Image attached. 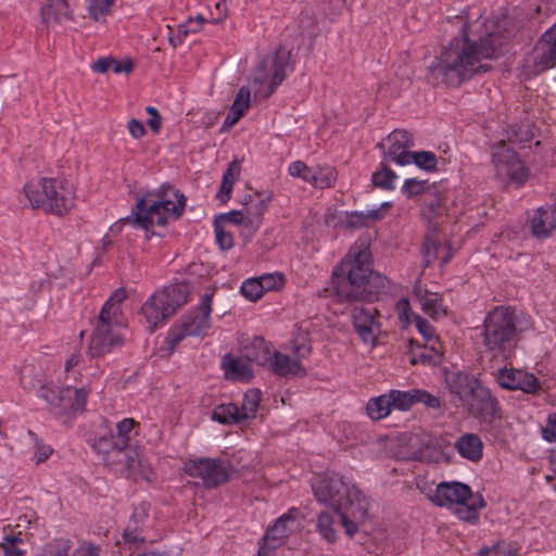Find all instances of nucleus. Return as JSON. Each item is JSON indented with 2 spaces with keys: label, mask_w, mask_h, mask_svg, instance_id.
<instances>
[{
  "label": "nucleus",
  "mask_w": 556,
  "mask_h": 556,
  "mask_svg": "<svg viewBox=\"0 0 556 556\" xmlns=\"http://www.w3.org/2000/svg\"><path fill=\"white\" fill-rule=\"evenodd\" d=\"M484 23V18H479L475 25L463 26L462 37L454 38L429 67L428 78L433 84L458 87L475 74L491 70L485 61L494 58L502 42L495 33H486L483 37L478 31Z\"/></svg>",
  "instance_id": "f257e3e1"
},
{
  "label": "nucleus",
  "mask_w": 556,
  "mask_h": 556,
  "mask_svg": "<svg viewBox=\"0 0 556 556\" xmlns=\"http://www.w3.org/2000/svg\"><path fill=\"white\" fill-rule=\"evenodd\" d=\"M316 498L340 513L345 533L352 536L368 513L367 497L339 475L317 477L312 484Z\"/></svg>",
  "instance_id": "f03ea898"
},
{
  "label": "nucleus",
  "mask_w": 556,
  "mask_h": 556,
  "mask_svg": "<svg viewBox=\"0 0 556 556\" xmlns=\"http://www.w3.org/2000/svg\"><path fill=\"white\" fill-rule=\"evenodd\" d=\"M372 275L371 254L367 238L358 239L332 275V289L339 301H357L367 295Z\"/></svg>",
  "instance_id": "7ed1b4c3"
},
{
  "label": "nucleus",
  "mask_w": 556,
  "mask_h": 556,
  "mask_svg": "<svg viewBox=\"0 0 556 556\" xmlns=\"http://www.w3.org/2000/svg\"><path fill=\"white\" fill-rule=\"evenodd\" d=\"M125 299V290H116L102 306L89 341L92 358L104 356L124 344L127 328L121 304Z\"/></svg>",
  "instance_id": "20e7f679"
},
{
  "label": "nucleus",
  "mask_w": 556,
  "mask_h": 556,
  "mask_svg": "<svg viewBox=\"0 0 556 556\" xmlns=\"http://www.w3.org/2000/svg\"><path fill=\"white\" fill-rule=\"evenodd\" d=\"M185 204L184 194L170 187L162 188L159 192H148L137 199L135 217H127L124 224L150 231L155 226H165L168 220L177 219L184 212Z\"/></svg>",
  "instance_id": "39448f33"
},
{
  "label": "nucleus",
  "mask_w": 556,
  "mask_h": 556,
  "mask_svg": "<svg viewBox=\"0 0 556 556\" xmlns=\"http://www.w3.org/2000/svg\"><path fill=\"white\" fill-rule=\"evenodd\" d=\"M514 312L507 307H496L484 319L483 344L485 355L495 359H508L516 346Z\"/></svg>",
  "instance_id": "423d86ee"
},
{
  "label": "nucleus",
  "mask_w": 556,
  "mask_h": 556,
  "mask_svg": "<svg viewBox=\"0 0 556 556\" xmlns=\"http://www.w3.org/2000/svg\"><path fill=\"white\" fill-rule=\"evenodd\" d=\"M431 501L438 506L451 508L460 520L467 522H476L484 505L480 494L472 493L468 485L460 482L440 483Z\"/></svg>",
  "instance_id": "0eeeda50"
},
{
  "label": "nucleus",
  "mask_w": 556,
  "mask_h": 556,
  "mask_svg": "<svg viewBox=\"0 0 556 556\" xmlns=\"http://www.w3.org/2000/svg\"><path fill=\"white\" fill-rule=\"evenodd\" d=\"M190 289L186 283H174L155 291L144 302L141 312L153 331L188 302Z\"/></svg>",
  "instance_id": "6e6552de"
},
{
  "label": "nucleus",
  "mask_w": 556,
  "mask_h": 556,
  "mask_svg": "<svg viewBox=\"0 0 556 556\" xmlns=\"http://www.w3.org/2000/svg\"><path fill=\"white\" fill-rule=\"evenodd\" d=\"M288 349L293 356L285 354L280 351L273 352L270 369L282 377L293 376L303 377L306 370L302 366V359L309 356L312 346L307 331L298 328L289 342Z\"/></svg>",
  "instance_id": "1a4fd4ad"
},
{
  "label": "nucleus",
  "mask_w": 556,
  "mask_h": 556,
  "mask_svg": "<svg viewBox=\"0 0 556 556\" xmlns=\"http://www.w3.org/2000/svg\"><path fill=\"white\" fill-rule=\"evenodd\" d=\"M212 294L204 293L197 311L184 316L179 324L173 326L166 337L170 350H174L187 337H204L211 324Z\"/></svg>",
  "instance_id": "9d476101"
},
{
  "label": "nucleus",
  "mask_w": 556,
  "mask_h": 556,
  "mask_svg": "<svg viewBox=\"0 0 556 556\" xmlns=\"http://www.w3.org/2000/svg\"><path fill=\"white\" fill-rule=\"evenodd\" d=\"M88 390L83 388L46 384L40 388L39 397L43 399L50 412L58 418H67L85 407Z\"/></svg>",
  "instance_id": "9b49d317"
},
{
  "label": "nucleus",
  "mask_w": 556,
  "mask_h": 556,
  "mask_svg": "<svg viewBox=\"0 0 556 556\" xmlns=\"http://www.w3.org/2000/svg\"><path fill=\"white\" fill-rule=\"evenodd\" d=\"M288 60L289 52L280 49L269 61V71L267 70L268 62L264 61L258 65L254 83L260 86L255 89V96L267 98L274 92L286 78V72L289 67Z\"/></svg>",
  "instance_id": "f8f14e48"
},
{
  "label": "nucleus",
  "mask_w": 556,
  "mask_h": 556,
  "mask_svg": "<svg viewBox=\"0 0 556 556\" xmlns=\"http://www.w3.org/2000/svg\"><path fill=\"white\" fill-rule=\"evenodd\" d=\"M186 472L200 478L206 488H216L229 479L230 464L219 458H198L186 463Z\"/></svg>",
  "instance_id": "ddd939ff"
},
{
  "label": "nucleus",
  "mask_w": 556,
  "mask_h": 556,
  "mask_svg": "<svg viewBox=\"0 0 556 556\" xmlns=\"http://www.w3.org/2000/svg\"><path fill=\"white\" fill-rule=\"evenodd\" d=\"M493 164L497 177L505 182L522 184L527 169L517 154L504 141L493 148Z\"/></svg>",
  "instance_id": "4468645a"
},
{
  "label": "nucleus",
  "mask_w": 556,
  "mask_h": 556,
  "mask_svg": "<svg viewBox=\"0 0 556 556\" xmlns=\"http://www.w3.org/2000/svg\"><path fill=\"white\" fill-rule=\"evenodd\" d=\"M299 511L294 508L279 517L276 522L266 531L264 545L260 548V556H268L269 552L282 545L287 538L298 530Z\"/></svg>",
  "instance_id": "2eb2a0df"
},
{
  "label": "nucleus",
  "mask_w": 556,
  "mask_h": 556,
  "mask_svg": "<svg viewBox=\"0 0 556 556\" xmlns=\"http://www.w3.org/2000/svg\"><path fill=\"white\" fill-rule=\"evenodd\" d=\"M46 200L45 211L55 215L66 214L75 205L74 188L65 180L50 178Z\"/></svg>",
  "instance_id": "dca6fc26"
},
{
  "label": "nucleus",
  "mask_w": 556,
  "mask_h": 556,
  "mask_svg": "<svg viewBox=\"0 0 556 556\" xmlns=\"http://www.w3.org/2000/svg\"><path fill=\"white\" fill-rule=\"evenodd\" d=\"M543 34L531 53L523 61V72L528 76L541 74L556 64V48Z\"/></svg>",
  "instance_id": "f3484780"
},
{
  "label": "nucleus",
  "mask_w": 556,
  "mask_h": 556,
  "mask_svg": "<svg viewBox=\"0 0 556 556\" xmlns=\"http://www.w3.org/2000/svg\"><path fill=\"white\" fill-rule=\"evenodd\" d=\"M114 456H121L122 459L113 470L124 473L134 480L152 481L154 473L147 458L137 450H126L124 454L115 453Z\"/></svg>",
  "instance_id": "a211bd4d"
},
{
  "label": "nucleus",
  "mask_w": 556,
  "mask_h": 556,
  "mask_svg": "<svg viewBox=\"0 0 556 556\" xmlns=\"http://www.w3.org/2000/svg\"><path fill=\"white\" fill-rule=\"evenodd\" d=\"M496 379L498 384L507 390H520L529 394H536L542 390L539 379L533 374L518 368H502Z\"/></svg>",
  "instance_id": "6ab92c4d"
},
{
  "label": "nucleus",
  "mask_w": 556,
  "mask_h": 556,
  "mask_svg": "<svg viewBox=\"0 0 556 556\" xmlns=\"http://www.w3.org/2000/svg\"><path fill=\"white\" fill-rule=\"evenodd\" d=\"M387 156L399 165H408L409 151L413 147L412 136L402 129L392 131L384 141L377 144Z\"/></svg>",
  "instance_id": "aec40b11"
},
{
  "label": "nucleus",
  "mask_w": 556,
  "mask_h": 556,
  "mask_svg": "<svg viewBox=\"0 0 556 556\" xmlns=\"http://www.w3.org/2000/svg\"><path fill=\"white\" fill-rule=\"evenodd\" d=\"M463 406L466 407L469 413L484 418H493L498 412L497 401L480 382L473 388Z\"/></svg>",
  "instance_id": "412c9836"
},
{
  "label": "nucleus",
  "mask_w": 556,
  "mask_h": 556,
  "mask_svg": "<svg viewBox=\"0 0 556 556\" xmlns=\"http://www.w3.org/2000/svg\"><path fill=\"white\" fill-rule=\"evenodd\" d=\"M413 323L418 332L422 336L425 342L430 343L431 354H415L410 362L413 364L418 362L430 364L439 363L443 354V345L440 339L434 334L433 327L429 321L418 315L413 316Z\"/></svg>",
  "instance_id": "4be33fe9"
},
{
  "label": "nucleus",
  "mask_w": 556,
  "mask_h": 556,
  "mask_svg": "<svg viewBox=\"0 0 556 556\" xmlns=\"http://www.w3.org/2000/svg\"><path fill=\"white\" fill-rule=\"evenodd\" d=\"M372 307L356 306L352 312L353 325L362 341L374 345L377 341L380 326L375 317Z\"/></svg>",
  "instance_id": "5701e85b"
},
{
  "label": "nucleus",
  "mask_w": 556,
  "mask_h": 556,
  "mask_svg": "<svg viewBox=\"0 0 556 556\" xmlns=\"http://www.w3.org/2000/svg\"><path fill=\"white\" fill-rule=\"evenodd\" d=\"M414 300L418 302L421 311L432 319H441L447 315V307L443 304L442 295L429 291L420 286L414 289Z\"/></svg>",
  "instance_id": "b1692460"
},
{
  "label": "nucleus",
  "mask_w": 556,
  "mask_h": 556,
  "mask_svg": "<svg viewBox=\"0 0 556 556\" xmlns=\"http://www.w3.org/2000/svg\"><path fill=\"white\" fill-rule=\"evenodd\" d=\"M531 233L536 238H547L556 229V207L544 205L534 211L530 218Z\"/></svg>",
  "instance_id": "393cba45"
},
{
  "label": "nucleus",
  "mask_w": 556,
  "mask_h": 556,
  "mask_svg": "<svg viewBox=\"0 0 556 556\" xmlns=\"http://www.w3.org/2000/svg\"><path fill=\"white\" fill-rule=\"evenodd\" d=\"M458 454L473 463L479 462L483 455V443L476 433H465L460 435L454 444Z\"/></svg>",
  "instance_id": "a878e982"
},
{
  "label": "nucleus",
  "mask_w": 556,
  "mask_h": 556,
  "mask_svg": "<svg viewBox=\"0 0 556 556\" xmlns=\"http://www.w3.org/2000/svg\"><path fill=\"white\" fill-rule=\"evenodd\" d=\"M223 365L227 379L249 381L253 376L251 362L245 354L240 357H225Z\"/></svg>",
  "instance_id": "bb28decb"
},
{
  "label": "nucleus",
  "mask_w": 556,
  "mask_h": 556,
  "mask_svg": "<svg viewBox=\"0 0 556 556\" xmlns=\"http://www.w3.org/2000/svg\"><path fill=\"white\" fill-rule=\"evenodd\" d=\"M71 547L68 540H56L43 554L39 556H99L97 547L89 544H81L70 553Z\"/></svg>",
  "instance_id": "cd10ccee"
},
{
  "label": "nucleus",
  "mask_w": 556,
  "mask_h": 556,
  "mask_svg": "<svg viewBox=\"0 0 556 556\" xmlns=\"http://www.w3.org/2000/svg\"><path fill=\"white\" fill-rule=\"evenodd\" d=\"M48 178L40 179L38 181H30L25 185L23 189L24 200L21 198V202L28 204L33 208L42 207L46 208V195L48 190Z\"/></svg>",
  "instance_id": "c85d7f7f"
},
{
  "label": "nucleus",
  "mask_w": 556,
  "mask_h": 556,
  "mask_svg": "<svg viewBox=\"0 0 556 556\" xmlns=\"http://www.w3.org/2000/svg\"><path fill=\"white\" fill-rule=\"evenodd\" d=\"M93 446L99 454L103 455L104 463L112 469H114L122 459L121 456L113 455H115V453L117 454V452L124 454L126 451L114 435L100 438L96 441Z\"/></svg>",
  "instance_id": "c756f323"
},
{
  "label": "nucleus",
  "mask_w": 556,
  "mask_h": 556,
  "mask_svg": "<svg viewBox=\"0 0 556 556\" xmlns=\"http://www.w3.org/2000/svg\"><path fill=\"white\" fill-rule=\"evenodd\" d=\"M339 523L342 526L338 510L333 509L332 513L323 511L317 517L316 529L324 540L328 543H334Z\"/></svg>",
  "instance_id": "7c9ffc66"
},
{
  "label": "nucleus",
  "mask_w": 556,
  "mask_h": 556,
  "mask_svg": "<svg viewBox=\"0 0 556 556\" xmlns=\"http://www.w3.org/2000/svg\"><path fill=\"white\" fill-rule=\"evenodd\" d=\"M251 93L245 87L240 88L238 91L233 104L229 114L224 121V128H230L243 116L250 105Z\"/></svg>",
  "instance_id": "2f4dec72"
},
{
  "label": "nucleus",
  "mask_w": 556,
  "mask_h": 556,
  "mask_svg": "<svg viewBox=\"0 0 556 556\" xmlns=\"http://www.w3.org/2000/svg\"><path fill=\"white\" fill-rule=\"evenodd\" d=\"M148 516L147 506L141 505L139 507H136L130 520L124 531V541L128 544H135L139 541L143 540V536L140 533V526L144 521L146 517Z\"/></svg>",
  "instance_id": "473e14b6"
},
{
  "label": "nucleus",
  "mask_w": 556,
  "mask_h": 556,
  "mask_svg": "<svg viewBox=\"0 0 556 556\" xmlns=\"http://www.w3.org/2000/svg\"><path fill=\"white\" fill-rule=\"evenodd\" d=\"M479 381L466 374H455L450 381L451 392L458 397L462 405Z\"/></svg>",
  "instance_id": "72a5a7b5"
},
{
  "label": "nucleus",
  "mask_w": 556,
  "mask_h": 556,
  "mask_svg": "<svg viewBox=\"0 0 556 556\" xmlns=\"http://www.w3.org/2000/svg\"><path fill=\"white\" fill-rule=\"evenodd\" d=\"M273 352L268 344L261 338H256L252 345L245 348L244 354L245 357L251 362L258 365H268L270 366V362L273 358Z\"/></svg>",
  "instance_id": "f704fd0d"
},
{
  "label": "nucleus",
  "mask_w": 556,
  "mask_h": 556,
  "mask_svg": "<svg viewBox=\"0 0 556 556\" xmlns=\"http://www.w3.org/2000/svg\"><path fill=\"white\" fill-rule=\"evenodd\" d=\"M43 22H60L62 18L72 20V13L68 9L67 0H50L41 10Z\"/></svg>",
  "instance_id": "c9c22d12"
},
{
  "label": "nucleus",
  "mask_w": 556,
  "mask_h": 556,
  "mask_svg": "<svg viewBox=\"0 0 556 556\" xmlns=\"http://www.w3.org/2000/svg\"><path fill=\"white\" fill-rule=\"evenodd\" d=\"M241 165L238 161H232L223 175L222 185L217 192V198L222 202H227L230 198L232 186L239 179Z\"/></svg>",
  "instance_id": "e433bc0d"
},
{
  "label": "nucleus",
  "mask_w": 556,
  "mask_h": 556,
  "mask_svg": "<svg viewBox=\"0 0 556 556\" xmlns=\"http://www.w3.org/2000/svg\"><path fill=\"white\" fill-rule=\"evenodd\" d=\"M367 415L372 420H380L388 417L392 412V406L388 393L372 397L366 405Z\"/></svg>",
  "instance_id": "4c0bfd02"
},
{
  "label": "nucleus",
  "mask_w": 556,
  "mask_h": 556,
  "mask_svg": "<svg viewBox=\"0 0 556 556\" xmlns=\"http://www.w3.org/2000/svg\"><path fill=\"white\" fill-rule=\"evenodd\" d=\"M213 419L224 425L245 424V420L240 413V408L232 403L219 405L213 412Z\"/></svg>",
  "instance_id": "58836bf2"
},
{
  "label": "nucleus",
  "mask_w": 556,
  "mask_h": 556,
  "mask_svg": "<svg viewBox=\"0 0 556 556\" xmlns=\"http://www.w3.org/2000/svg\"><path fill=\"white\" fill-rule=\"evenodd\" d=\"M0 547L4 556H25L26 554L25 542L21 532L5 535L0 543Z\"/></svg>",
  "instance_id": "ea45409f"
},
{
  "label": "nucleus",
  "mask_w": 556,
  "mask_h": 556,
  "mask_svg": "<svg viewBox=\"0 0 556 556\" xmlns=\"http://www.w3.org/2000/svg\"><path fill=\"white\" fill-rule=\"evenodd\" d=\"M337 178V173L331 166L316 165L313 169V182L312 186L316 188H329L331 187Z\"/></svg>",
  "instance_id": "a19ab883"
},
{
  "label": "nucleus",
  "mask_w": 556,
  "mask_h": 556,
  "mask_svg": "<svg viewBox=\"0 0 556 556\" xmlns=\"http://www.w3.org/2000/svg\"><path fill=\"white\" fill-rule=\"evenodd\" d=\"M392 409L407 410L415 404V389L407 391L391 390L388 392Z\"/></svg>",
  "instance_id": "79ce46f5"
},
{
  "label": "nucleus",
  "mask_w": 556,
  "mask_h": 556,
  "mask_svg": "<svg viewBox=\"0 0 556 556\" xmlns=\"http://www.w3.org/2000/svg\"><path fill=\"white\" fill-rule=\"evenodd\" d=\"M261 393L256 389L249 390L244 397L240 408V413L245 422L255 417L256 410L260 406Z\"/></svg>",
  "instance_id": "37998d69"
},
{
  "label": "nucleus",
  "mask_w": 556,
  "mask_h": 556,
  "mask_svg": "<svg viewBox=\"0 0 556 556\" xmlns=\"http://www.w3.org/2000/svg\"><path fill=\"white\" fill-rule=\"evenodd\" d=\"M271 200V192H257L255 193V197H250V202L247 203L245 206V213L256 218H261L262 214L265 212Z\"/></svg>",
  "instance_id": "c03bdc74"
},
{
  "label": "nucleus",
  "mask_w": 556,
  "mask_h": 556,
  "mask_svg": "<svg viewBox=\"0 0 556 556\" xmlns=\"http://www.w3.org/2000/svg\"><path fill=\"white\" fill-rule=\"evenodd\" d=\"M136 426L137 422L131 418H125L121 420L116 426L117 433L114 437L125 450L131 448L129 442L132 437L137 434Z\"/></svg>",
  "instance_id": "a18cd8bd"
},
{
  "label": "nucleus",
  "mask_w": 556,
  "mask_h": 556,
  "mask_svg": "<svg viewBox=\"0 0 556 556\" xmlns=\"http://www.w3.org/2000/svg\"><path fill=\"white\" fill-rule=\"evenodd\" d=\"M90 18L96 22L103 21L112 12L114 0H86Z\"/></svg>",
  "instance_id": "49530a36"
},
{
  "label": "nucleus",
  "mask_w": 556,
  "mask_h": 556,
  "mask_svg": "<svg viewBox=\"0 0 556 556\" xmlns=\"http://www.w3.org/2000/svg\"><path fill=\"white\" fill-rule=\"evenodd\" d=\"M397 176L395 173L387 167H382L372 174V182L375 186L382 189L391 190L394 188Z\"/></svg>",
  "instance_id": "de8ad7c7"
},
{
  "label": "nucleus",
  "mask_w": 556,
  "mask_h": 556,
  "mask_svg": "<svg viewBox=\"0 0 556 556\" xmlns=\"http://www.w3.org/2000/svg\"><path fill=\"white\" fill-rule=\"evenodd\" d=\"M408 164H416L418 167L431 170L437 165V157L432 152H409Z\"/></svg>",
  "instance_id": "09e8293b"
},
{
  "label": "nucleus",
  "mask_w": 556,
  "mask_h": 556,
  "mask_svg": "<svg viewBox=\"0 0 556 556\" xmlns=\"http://www.w3.org/2000/svg\"><path fill=\"white\" fill-rule=\"evenodd\" d=\"M204 22V18L199 15L197 20H190L186 25L178 27V33L175 36L169 37V42L173 47H176L180 45L184 40V38L188 35L190 31H197L198 26Z\"/></svg>",
  "instance_id": "8fccbe9b"
},
{
  "label": "nucleus",
  "mask_w": 556,
  "mask_h": 556,
  "mask_svg": "<svg viewBox=\"0 0 556 556\" xmlns=\"http://www.w3.org/2000/svg\"><path fill=\"white\" fill-rule=\"evenodd\" d=\"M241 293L250 301H257L261 299L264 294V291L258 278H250L245 280L241 286Z\"/></svg>",
  "instance_id": "3c124183"
},
{
  "label": "nucleus",
  "mask_w": 556,
  "mask_h": 556,
  "mask_svg": "<svg viewBox=\"0 0 556 556\" xmlns=\"http://www.w3.org/2000/svg\"><path fill=\"white\" fill-rule=\"evenodd\" d=\"M313 169H314V166L313 167H308L304 162L295 161V162H292L289 165V169L288 170H289V174L292 177H299L302 180H304L305 182H308V184L312 185V182H313Z\"/></svg>",
  "instance_id": "603ef678"
},
{
  "label": "nucleus",
  "mask_w": 556,
  "mask_h": 556,
  "mask_svg": "<svg viewBox=\"0 0 556 556\" xmlns=\"http://www.w3.org/2000/svg\"><path fill=\"white\" fill-rule=\"evenodd\" d=\"M260 283H262V289L265 292L279 289L285 283V278L281 274H267L261 277H257Z\"/></svg>",
  "instance_id": "864d4df0"
},
{
  "label": "nucleus",
  "mask_w": 556,
  "mask_h": 556,
  "mask_svg": "<svg viewBox=\"0 0 556 556\" xmlns=\"http://www.w3.org/2000/svg\"><path fill=\"white\" fill-rule=\"evenodd\" d=\"M215 236L216 241L220 249L223 250H229L233 247V236L230 231L224 229L220 225V222H215Z\"/></svg>",
  "instance_id": "5fc2aeb1"
},
{
  "label": "nucleus",
  "mask_w": 556,
  "mask_h": 556,
  "mask_svg": "<svg viewBox=\"0 0 556 556\" xmlns=\"http://www.w3.org/2000/svg\"><path fill=\"white\" fill-rule=\"evenodd\" d=\"M533 134L529 125L513 126L508 134V139L515 142H526L532 138Z\"/></svg>",
  "instance_id": "6e6d98bb"
},
{
  "label": "nucleus",
  "mask_w": 556,
  "mask_h": 556,
  "mask_svg": "<svg viewBox=\"0 0 556 556\" xmlns=\"http://www.w3.org/2000/svg\"><path fill=\"white\" fill-rule=\"evenodd\" d=\"M415 403H422L429 408H439L441 405L440 399L427 391L415 389Z\"/></svg>",
  "instance_id": "4d7b16f0"
},
{
  "label": "nucleus",
  "mask_w": 556,
  "mask_h": 556,
  "mask_svg": "<svg viewBox=\"0 0 556 556\" xmlns=\"http://www.w3.org/2000/svg\"><path fill=\"white\" fill-rule=\"evenodd\" d=\"M438 244L434 239L428 237L422 244L424 261L427 265L432 263L438 256Z\"/></svg>",
  "instance_id": "13d9d810"
},
{
  "label": "nucleus",
  "mask_w": 556,
  "mask_h": 556,
  "mask_svg": "<svg viewBox=\"0 0 556 556\" xmlns=\"http://www.w3.org/2000/svg\"><path fill=\"white\" fill-rule=\"evenodd\" d=\"M34 448V457L36 464H41L46 462L53 452L51 446L45 444L42 441L39 440H36Z\"/></svg>",
  "instance_id": "bf43d9fd"
},
{
  "label": "nucleus",
  "mask_w": 556,
  "mask_h": 556,
  "mask_svg": "<svg viewBox=\"0 0 556 556\" xmlns=\"http://www.w3.org/2000/svg\"><path fill=\"white\" fill-rule=\"evenodd\" d=\"M426 188V181L416 180V179H407L403 186V192L407 197L418 195L424 192Z\"/></svg>",
  "instance_id": "052dcab7"
},
{
  "label": "nucleus",
  "mask_w": 556,
  "mask_h": 556,
  "mask_svg": "<svg viewBox=\"0 0 556 556\" xmlns=\"http://www.w3.org/2000/svg\"><path fill=\"white\" fill-rule=\"evenodd\" d=\"M542 437L548 442L556 441V413L548 416L546 426L542 430Z\"/></svg>",
  "instance_id": "680f3d73"
},
{
  "label": "nucleus",
  "mask_w": 556,
  "mask_h": 556,
  "mask_svg": "<svg viewBox=\"0 0 556 556\" xmlns=\"http://www.w3.org/2000/svg\"><path fill=\"white\" fill-rule=\"evenodd\" d=\"M261 225V218H256L254 216L248 215L242 224V233L243 236L251 238L257 231Z\"/></svg>",
  "instance_id": "e2e57ef3"
},
{
  "label": "nucleus",
  "mask_w": 556,
  "mask_h": 556,
  "mask_svg": "<svg viewBox=\"0 0 556 556\" xmlns=\"http://www.w3.org/2000/svg\"><path fill=\"white\" fill-rule=\"evenodd\" d=\"M247 218V213L242 211H232L226 215L220 216L219 220L220 223H229L232 225H242L243 222Z\"/></svg>",
  "instance_id": "0e129e2a"
},
{
  "label": "nucleus",
  "mask_w": 556,
  "mask_h": 556,
  "mask_svg": "<svg viewBox=\"0 0 556 556\" xmlns=\"http://www.w3.org/2000/svg\"><path fill=\"white\" fill-rule=\"evenodd\" d=\"M147 113L150 115L147 123L149 127L154 131L159 132L162 126V118L154 106H148L146 109Z\"/></svg>",
  "instance_id": "69168bd1"
},
{
  "label": "nucleus",
  "mask_w": 556,
  "mask_h": 556,
  "mask_svg": "<svg viewBox=\"0 0 556 556\" xmlns=\"http://www.w3.org/2000/svg\"><path fill=\"white\" fill-rule=\"evenodd\" d=\"M127 127L129 134L136 139L143 137L146 134L143 124L136 118L130 119L127 124Z\"/></svg>",
  "instance_id": "338daca9"
},
{
  "label": "nucleus",
  "mask_w": 556,
  "mask_h": 556,
  "mask_svg": "<svg viewBox=\"0 0 556 556\" xmlns=\"http://www.w3.org/2000/svg\"><path fill=\"white\" fill-rule=\"evenodd\" d=\"M112 70L116 74H119V73L128 74L132 70V63L129 60H125L123 62H118V61L112 59Z\"/></svg>",
  "instance_id": "774afa93"
}]
</instances>
